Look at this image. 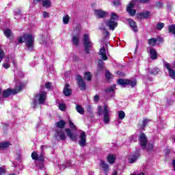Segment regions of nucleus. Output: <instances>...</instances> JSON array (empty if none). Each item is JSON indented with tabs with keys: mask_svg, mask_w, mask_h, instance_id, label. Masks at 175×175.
<instances>
[{
	"mask_svg": "<svg viewBox=\"0 0 175 175\" xmlns=\"http://www.w3.org/2000/svg\"><path fill=\"white\" fill-rule=\"evenodd\" d=\"M116 90V85L111 86L110 88H107L105 90V92L107 94H114V90Z\"/></svg>",
	"mask_w": 175,
	"mask_h": 175,
	"instance_id": "33",
	"label": "nucleus"
},
{
	"mask_svg": "<svg viewBox=\"0 0 175 175\" xmlns=\"http://www.w3.org/2000/svg\"><path fill=\"white\" fill-rule=\"evenodd\" d=\"M117 20H118V15L114 12H112L111 13L110 19L103 23V25L100 27V29L104 31L103 35H105V38L110 36V33L106 30V27H108L111 31H114V29H116V28H117L118 26Z\"/></svg>",
	"mask_w": 175,
	"mask_h": 175,
	"instance_id": "1",
	"label": "nucleus"
},
{
	"mask_svg": "<svg viewBox=\"0 0 175 175\" xmlns=\"http://www.w3.org/2000/svg\"><path fill=\"white\" fill-rule=\"evenodd\" d=\"M156 6L157 8H162V6H163V4H162L161 1H158L157 3H156Z\"/></svg>",
	"mask_w": 175,
	"mask_h": 175,
	"instance_id": "53",
	"label": "nucleus"
},
{
	"mask_svg": "<svg viewBox=\"0 0 175 175\" xmlns=\"http://www.w3.org/2000/svg\"><path fill=\"white\" fill-rule=\"evenodd\" d=\"M25 85L23 83H18L16 85L14 89L8 88L3 92V98H8L10 96V95H14L16 94H18L21 90L24 88Z\"/></svg>",
	"mask_w": 175,
	"mask_h": 175,
	"instance_id": "5",
	"label": "nucleus"
},
{
	"mask_svg": "<svg viewBox=\"0 0 175 175\" xmlns=\"http://www.w3.org/2000/svg\"><path fill=\"white\" fill-rule=\"evenodd\" d=\"M91 109H92L91 105H88V108H87V111L90 112V111H91Z\"/></svg>",
	"mask_w": 175,
	"mask_h": 175,
	"instance_id": "58",
	"label": "nucleus"
},
{
	"mask_svg": "<svg viewBox=\"0 0 175 175\" xmlns=\"http://www.w3.org/2000/svg\"><path fill=\"white\" fill-rule=\"evenodd\" d=\"M168 31L170 33L175 35V25H172L169 26Z\"/></svg>",
	"mask_w": 175,
	"mask_h": 175,
	"instance_id": "37",
	"label": "nucleus"
},
{
	"mask_svg": "<svg viewBox=\"0 0 175 175\" xmlns=\"http://www.w3.org/2000/svg\"><path fill=\"white\" fill-rule=\"evenodd\" d=\"M68 123L70 125V128L75 131L76 129V126L75 125V124H73V122H72V120H69Z\"/></svg>",
	"mask_w": 175,
	"mask_h": 175,
	"instance_id": "46",
	"label": "nucleus"
},
{
	"mask_svg": "<svg viewBox=\"0 0 175 175\" xmlns=\"http://www.w3.org/2000/svg\"><path fill=\"white\" fill-rule=\"evenodd\" d=\"M136 80L122 79H120L118 80V84L121 87H125L126 85H130L131 87H135L137 84Z\"/></svg>",
	"mask_w": 175,
	"mask_h": 175,
	"instance_id": "11",
	"label": "nucleus"
},
{
	"mask_svg": "<svg viewBox=\"0 0 175 175\" xmlns=\"http://www.w3.org/2000/svg\"><path fill=\"white\" fill-rule=\"evenodd\" d=\"M117 75H118L119 76H124V73L121 72H118Z\"/></svg>",
	"mask_w": 175,
	"mask_h": 175,
	"instance_id": "59",
	"label": "nucleus"
},
{
	"mask_svg": "<svg viewBox=\"0 0 175 175\" xmlns=\"http://www.w3.org/2000/svg\"><path fill=\"white\" fill-rule=\"evenodd\" d=\"M55 125L57 128H60L61 129H62V128H64L65 125H66V122H65L64 120H60L59 122H57L55 123Z\"/></svg>",
	"mask_w": 175,
	"mask_h": 175,
	"instance_id": "28",
	"label": "nucleus"
},
{
	"mask_svg": "<svg viewBox=\"0 0 175 175\" xmlns=\"http://www.w3.org/2000/svg\"><path fill=\"white\" fill-rule=\"evenodd\" d=\"M59 109L62 111H65V110L66 109V105H65L64 103H60L59 104Z\"/></svg>",
	"mask_w": 175,
	"mask_h": 175,
	"instance_id": "43",
	"label": "nucleus"
},
{
	"mask_svg": "<svg viewBox=\"0 0 175 175\" xmlns=\"http://www.w3.org/2000/svg\"><path fill=\"white\" fill-rule=\"evenodd\" d=\"M135 6H136V0H132V1L130 2L126 7L127 12L129 14H130V16H135V14H136Z\"/></svg>",
	"mask_w": 175,
	"mask_h": 175,
	"instance_id": "12",
	"label": "nucleus"
},
{
	"mask_svg": "<svg viewBox=\"0 0 175 175\" xmlns=\"http://www.w3.org/2000/svg\"><path fill=\"white\" fill-rule=\"evenodd\" d=\"M65 134L61 132H57L55 133V139L57 140H65Z\"/></svg>",
	"mask_w": 175,
	"mask_h": 175,
	"instance_id": "24",
	"label": "nucleus"
},
{
	"mask_svg": "<svg viewBox=\"0 0 175 175\" xmlns=\"http://www.w3.org/2000/svg\"><path fill=\"white\" fill-rule=\"evenodd\" d=\"M46 88H47V90H50V88H51V83L48 82L46 83L45 85Z\"/></svg>",
	"mask_w": 175,
	"mask_h": 175,
	"instance_id": "54",
	"label": "nucleus"
},
{
	"mask_svg": "<svg viewBox=\"0 0 175 175\" xmlns=\"http://www.w3.org/2000/svg\"><path fill=\"white\" fill-rule=\"evenodd\" d=\"M118 116L120 120H124L125 118V112H124V111H119Z\"/></svg>",
	"mask_w": 175,
	"mask_h": 175,
	"instance_id": "36",
	"label": "nucleus"
},
{
	"mask_svg": "<svg viewBox=\"0 0 175 175\" xmlns=\"http://www.w3.org/2000/svg\"><path fill=\"white\" fill-rule=\"evenodd\" d=\"M10 61H12L13 65H16V59H14V57L8 56V57H5V62L6 64H9V62H10Z\"/></svg>",
	"mask_w": 175,
	"mask_h": 175,
	"instance_id": "30",
	"label": "nucleus"
},
{
	"mask_svg": "<svg viewBox=\"0 0 175 175\" xmlns=\"http://www.w3.org/2000/svg\"><path fill=\"white\" fill-rule=\"evenodd\" d=\"M98 68L99 69H102V68H103V62L101 59H98Z\"/></svg>",
	"mask_w": 175,
	"mask_h": 175,
	"instance_id": "48",
	"label": "nucleus"
},
{
	"mask_svg": "<svg viewBox=\"0 0 175 175\" xmlns=\"http://www.w3.org/2000/svg\"><path fill=\"white\" fill-rule=\"evenodd\" d=\"M105 77L107 80H110V79H113V75L109 71H106Z\"/></svg>",
	"mask_w": 175,
	"mask_h": 175,
	"instance_id": "45",
	"label": "nucleus"
},
{
	"mask_svg": "<svg viewBox=\"0 0 175 175\" xmlns=\"http://www.w3.org/2000/svg\"><path fill=\"white\" fill-rule=\"evenodd\" d=\"M172 166L174 167V170L175 171V160H172Z\"/></svg>",
	"mask_w": 175,
	"mask_h": 175,
	"instance_id": "57",
	"label": "nucleus"
},
{
	"mask_svg": "<svg viewBox=\"0 0 175 175\" xmlns=\"http://www.w3.org/2000/svg\"><path fill=\"white\" fill-rule=\"evenodd\" d=\"M67 136L70 137L72 140L74 142H76L77 140V133L75 132H68L67 133Z\"/></svg>",
	"mask_w": 175,
	"mask_h": 175,
	"instance_id": "23",
	"label": "nucleus"
},
{
	"mask_svg": "<svg viewBox=\"0 0 175 175\" xmlns=\"http://www.w3.org/2000/svg\"><path fill=\"white\" fill-rule=\"evenodd\" d=\"M94 102H99V96L95 95L94 97Z\"/></svg>",
	"mask_w": 175,
	"mask_h": 175,
	"instance_id": "55",
	"label": "nucleus"
},
{
	"mask_svg": "<svg viewBox=\"0 0 175 175\" xmlns=\"http://www.w3.org/2000/svg\"><path fill=\"white\" fill-rule=\"evenodd\" d=\"M41 148V154L40 155L38 154V153L36 152H33L31 153V158L32 159H33L34 161H39V162H40L39 164L37 165L38 167H39L40 169H44V165L43 164V161H44V157L43 156V150H44V148H46L45 146H41L40 147Z\"/></svg>",
	"mask_w": 175,
	"mask_h": 175,
	"instance_id": "6",
	"label": "nucleus"
},
{
	"mask_svg": "<svg viewBox=\"0 0 175 175\" xmlns=\"http://www.w3.org/2000/svg\"><path fill=\"white\" fill-rule=\"evenodd\" d=\"M4 35L6 36V38H10L12 36V31L9 29H6L4 31Z\"/></svg>",
	"mask_w": 175,
	"mask_h": 175,
	"instance_id": "40",
	"label": "nucleus"
},
{
	"mask_svg": "<svg viewBox=\"0 0 175 175\" xmlns=\"http://www.w3.org/2000/svg\"><path fill=\"white\" fill-rule=\"evenodd\" d=\"M116 161V156L115 155H113V154H109L108 157H107V161L109 162V163H114Z\"/></svg>",
	"mask_w": 175,
	"mask_h": 175,
	"instance_id": "32",
	"label": "nucleus"
},
{
	"mask_svg": "<svg viewBox=\"0 0 175 175\" xmlns=\"http://www.w3.org/2000/svg\"><path fill=\"white\" fill-rule=\"evenodd\" d=\"M35 42V37L31 34H24L23 36L19 37V43H25L27 50L32 51L33 50V43Z\"/></svg>",
	"mask_w": 175,
	"mask_h": 175,
	"instance_id": "2",
	"label": "nucleus"
},
{
	"mask_svg": "<svg viewBox=\"0 0 175 175\" xmlns=\"http://www.w3.org/2000/svg\"><path fill=\"white\" fill-rule=\"evenodd\" d=\"M62 20H63V24L66 25V24H69V21L70 20V17L69 16V15H64L63 16Z\"/></svg>",
	"mask_w": 175,
	"mask_h": 175,
	"instance_id": "34",
	"label": "nucleus"
},
{
	"mask_svg": "<svg viewBox=\"0 0 175 175\" xmlns=\"http://www.w3.org/2000/svg\"><path fill=\"white\" fill-rule=\"evenodd\" d=\"M140 16H142L143 18H148V17H150V12H144L140 14Z\"/></svg>",
	"mask_w": 175,
	"mask_h": 175,
	"instance_id": "39",
	"label": "nucleus"
},
{
	"mask_svg": "<svg viewBox=\"0 0 175 175\" xmlns=\"http://www.w3.org/2000/svg\"><path fill=\"white\" fill-rule=\"evenodd\" d=\"M65 96H70L72 94V90L69 88V85L66 84L63 90Z\"/></svg>",
	"mask_w": 175,
	"mask_h": 175,
	"instance_id": "20",
	"label": "nucleus"
},
{
	"mask_svg": "<svg viewBox=\"0 0 175 175\" xmlns=\"http://www.w3.org/2000/svg\"><path fill=\"white\" fill-rule=\"evenodd\" d=\"M79 144L81 147H84L85 146V144L87 143V135H85V133L83 132L81 133L80 137H79Z\"/></svg>",
	"mask_w": 175,
	"mask_h": 175,
	"instance_id": "17",
	"label": "nucleus"
},
{
	"mask_svg": "<svg viewBox=\"0 0 175 175\" xmlns=\"http://www.w3.org/2000/svg\"><path fill=\"white\" fill-rule=\"evenodd\" d=\"M82 40L85 53L90 54V51L92 50V47L94 46V43H92V41L90 39V34H83Z\"/></svg>",
	"mask_w": 175,
	"mask_h": 175,
	"instance_id": "8",
	"label": "nucleus"
},
{
	"mask_svg": "<svg viewBox=\"0 0 175 175\" xmlns=\"http://www.w3.org/2000/svg\"><path fill=\"white\" fill-rule=\"evenodd\" d=\"M1 92H2V90L0 89V94H1Z\"/></svg>",
	"mask_w": 175,
	"mask_h": 175,
	"instance_id": "62",
	"label": "nucleus"
},
{
	"mask_svg": "<svg viewBox=\"0 0 175 175\" xmlns=\"http://www.w3.org/2000/svg\"><path fill=\"white\" fill-rule=\"evenodd\" d=\"M8 127H9V124H8V123L2 124V128H3V131H6V129H8Z\"/></svg>",
	"mask_w": 175,
	"mask_h": 175,
	"instance_id": "51",
	"label": "nucleus"
},
{
	"mask_svg": "<svg viewBox=\"0 0 175 175\" xmlns=\"http://www.w3.org/2000/svg\"><path fill=\"white\" fill-rule=\"evenodd\" d=\"M112 175H117V172H114Z\"/></svg>",
	"mask_w": 175,
	"mask_h": 175,
	"instance_id": "61",
	"label": "nucleus"
},
{
	"mask_svg": "<svg viewBox=\"0 0 175 175\" xmlns=\"http://www.w3.org/2000/svg\"><path fill=\"white\" fill-rule=\"evenodd\" d=\"M80 33H81V26L77 25L74 29V33L71 40L75 47H77L80 44Z\"/></svg>",
	"mask_w": 175,
	"mask_h": 175,
	"instance_id": "7",
	"label": "nucleus"
},
{
	"mask_svg": "<svg viewBox=\"0 0 175 175\" xmlns=\"http://www.w3.org/2000/svg\"><path fill=\"white\" fill-rule=\"evenodd\" d=\"M94 16H96L97 18H103V17L107 16V12L103 10H94Z\"/></svg>",
	"mask_w": 175,
	"mask_h": 175,
	"instance_id": "15",
	"label": "nucleus"
},
{
	"mask_svg": "<svg viewBox=\"0 0 175 175\" xmlns=\"http://www.w3.org/2000/svg\"><path fill=\"white\" fill-rule=\"evenodd\" d=\"M144 150H146L147 151H151L154 148V145L151 143L147 142L146 144H145V147H142Z\"/></svg>",
	"mask_w": 175,
	"mask_h": 175,
	"instance_id": "29",
	"label": "nucleus"
},
{
	"mask_svg": "<svg viewBox=\"0 0 175 175\" xmlns=\"http://www.w3.org/2000/svg\"><path fill=\"white\" fill-rule=\"evenodd\" d=\"M14 16H15V18L16 20H20V18H21L22 17V14H21V11H16L14 12Z\"/></svg>",
	"mask_w": 175,
	"mask_h": 175,
	"instance_id": "38",
	"label": "nucleus"
},
{
	"mask_svg": "<svg viewBox=\"0 0 175 175\" xmlns=\"http://www.w3.org/2000/svg\"><path fill=\"white\" fill-rule=\"evenodd\" d=\"M98 116H103L104 124H109L110 122V108L106 105L103 108L101 106L98 107Z\"/></svg>",
	"mask_w": 175,
	"mask_h": 175,
	"instance_id": "4",
	"label": "nucleus"
},
{
	"mask_svg": "<svg viewBox=\"0 0 175 175\" xmlns=\"http://www.w3.org/2000/svg\"><path fill=\"white\" fill-rule=\"evenodd\" d=\"M6 173V170L3 167H0V175H3Z\"/></svg>",
	"mask_w": 175,
	"mask_h": 175,
	"instance_id": "50",
	"label": "nucleus"
},
{
	"mask_svg": "<svg viewBox=\"0 0 175 175\" xmlns=\"http://www.w3.org/2000/svg\"><path fill=\"white\" fill-rule=\"evenodd\" d=\"M150 122H151L150 119L145 118L142 120V131H144V128H146L147 125L150 124Z\"/></svg>",
	"mask_w": 175,
	"mask_h": 175,
	"instance_id": "27",
	"label": "nucleus"
},
{
	"mask_svg": "<svg viewBox=\"0 0 175 175\" xmlns=\"http://www.w3.org/2000/svg\"><path fill=\"white\" fill-rule=\"evenodd\" d=\"M92 77V75L90 72H87L84 75V79H85V80H88V81H90Z\"/></svg>",
	"mask_w": 175,
	"mask_h": 175,
	"instance_id": "35",
	"label": "nucleus"
},
{
	"mask_svg": "<svg viewBox=\"0 0 175 175\" xmlns=\"http://www.w3.org/2000/svg\"><path fill=\"white\" fill-rule=\"evenodd\" d=\"M33 3H36V2H42V0H33Z\"/></svg>",
	"mask_w": 175,
	"mask_h": 175,
	"instance_id": "60",
	"label": "nucleus"
},
{
	"mask_svg": "<svg viewBox=\"0 0 175 175\" xmlns=\"http://www.w3.org/2000/svg\"><path fill=\"white\" fill-rule=\"evenodd\" d=\"M165 68L168 70L170 77L175 80V62H173L172 64L165 62L163 63Z\"/></svg>",
	"mask_w": 175,
	"mask_h": 175,
	"instance_id": "10",
	"label": "nucleus"
},
{
	"mask_svg": "<svg viewBox=\"0 0 175 175\" xmlns=\"http://www.w3.org/2000/svg\"><path fill=\"white\" fill-rule=\"evenodd\" d=\"M139 155H140V150H137L136 152L131 153L129 156V163H134V162H136L137 158H139Z\"/></svg>",
	"mask_w": 175,
	"mask_h": 175,
	"instance_id": "13",
	"label": "nucleus"
},
{
	"mask_svg": "<svg viewBox=\"0 0 175 175\" xmlns=\"http://www.w3.org/2000/svg\"><path fill=\"white\" fill-rule=\"evenodd\" d=\"M141 3H147L150 0H138Z\"/></svg>",
	"mask_w": 175,
	"mask_h": 175,
	"instance_id": "56",
	"label": "nucleus"
},
{
	"mask_svg": "<svg viewBox=\"0 0 175 175\" xmlns=\"http://www.w3.org/2000/svg\"><path fill=\"white\" fill-rule=\"evenodd\" d=\"M10 146V143L8 142H4L0 143V150H5V148H8Z\"/></svg>",
	"mask_w": 175,
	"mask_h": 175,
	"instance_id": "31",
	"label": "nucleus"
},
{
	"mask_svg": "<svg viewBox=\"0 0 175 175\" xmlns=\"http://www.w3.org/2000/svg\"><path fill=\"white\" fill-rule=\"evenodd\" d=\"M128 22L132 31H133L134 32H137V25H136V22H135L132 19H129Z\"/></svg>",
	"mask_w": 175,
	"mask_h": 175,
	"instance_id": "18",
	"label": "nucleus"
},
{
	"mask_svg": "<svg viewBox=\"0 0 175 175\" xmlns=\"http://www.w3.org/2000/svg\"><path fill=\"white\" fill-rule=\"evenodd\" d=\"M43 8H46L49 9V8H51V1L50 0H42Z\"/></svg>",
	"mask_w": 175,
	"mask_h": 175,
	"instance_id": "25",
	"label": "nucleus"
},
{
	"mask_svg": "<svg viewBox=\"0 0 175 175\" xmlns=\"http://www.w3.org/2000/svg\"><path fill=\"white\" fill-rule=\"evenodd\" d=\"M157 42H161V43H162V40L157 39V38H150V39L148 40V44L152 46H155V44H157Z\"/></svg>",
	"mask_w": 175,
	"mask_h": 175,
	"instance_id": "19",
	"label": "nucleus"
},
{
	"mask_svg": "<svg viewBox=\"0 0 175 175\" xmlns=\"http://www.w3.org/2000/svg\"><path fill=\"white\" fill-rule=\"evenodd\" d=\"M139 142L141 146V147H146V144L148 143V139H147V137L146 136V134L141 133L139 136Z\"/></svg>",
	"mask_w": 175,
	"mask_h": 175,
	"instance_id": "14",
	"label": "nucleus"
},
{
	"mask_svg": "<svg viewBox=\"0 0 175 175\" xmlns=\"http://www.w3.org/2000/svg\"><path fill=\"white\" fill-rule=\"evenodd\" d=\"M46 99H47V93L42 90L40 91L32 100L31 105L33 109H36L38 105H43L46 102Z\"/></svg>",
	"mask_w": 175,
	"mask_h": 175,
	"instance_id": "3",
	"label": "nucleus"
},
{
	"mask_svg": "<svg viewBox=\"0 0 175 175\" xmlns=\"http://www.w3.org/2000/svg\"><path fill=\"white\" fill-rule=\"evenodd\" d=\"M42 16H43L44 18H49V12L44 11V12L42 13Z\"/></svg>",
	"mask_w": 175,
	"mask_h": 175,
	"instance_id": "52",
	"label": "nucleus"
},
{
	"mask_svg": "<svg viewBox=\"0 0 175 175\" xmlns=\"http://www.w3.org/2000/svg\"><path fill=\"white\" fill-rule=\"evenodd\" d=\"M2 66L4 69H9V68H10V63H4Z\"/></svg>",
	"mask_w": 175,
	"mask_h": 175,
	"instance_id": "49",
	"label": "nucleus"
},
{
	"mask_svg": "<svg viewBox=\"0 0 175 175\" xmlns=\"http://www.w3.org/2000/svg\"><path fill=\"white\" fill-rule=\"evenodd\" d=\"M109 45V42H103L101 44V49L99 51V55H100L103 61H107V53L106 52L107 50V46Z\"/></svg>",
	"mask_w": 175,
	"mask_h": 175,
	"instance_id": "9",
	"label": "nucleus"
},
{
	"mask_svg": "<svg viewBox=\"0 0 175 175\" xmlns=\"http://www.w3.org/2000/svg\"><path fill=\"white\" fill-rule=\"evenodd\" d=\"M77 81L80 90H81V91H84L85 90V83L84 82L83 77L80 75H77Z\"/></svg>",
	"mask_w": 175,
	"mask_h": 175,
	"instance_id": "16",
	"label": "nucleus"
},
{
	"mask_svg": "<svg viewBox=\"0 0 175 175\" xmlns=\"http://www.w3.org/2000/svg\"><path fill=\"white\" fill-rule=\"evenodd\" d=\"M165 27V23H159L157 26L156 28L157 29H158L159 31H161V29H162V28H163Z\"/></svg>",
	"mask_w": 175,
	"mask_h": 175,
	"instance_id": "42",
	"label": "nucleus"
},
{
	"mask_svg": "<svg viewBox=\"0 0 175 175\" xmlns=\"http://www.w3.org/2000/svg\"><path fill=\"white\" fill-rule=\"evenodd\" d=\"M150 54V58L152 59H157L158 58V53H157V51L154 49H150L149 51Z\"/></svg>",
	"mask_w": 175,
	"mask_h": 175,
	"instance_id": "22",
	"label": "nucleus"
},
{
	"mask_svg": "<svg viewBox=\"0 0 175 175\" xmlns=\"http://www.w3.org/2000/svg\"><path fill=\"white\" fill-rule=\"evenodd\" d=\"M113 3L114 6H116V8H118V6H121V3L118 0H114Z\"/></svg>",
	"mask_w": 175,
	"mask_h": 175,
	"instance_id": "47",
	"label": "nucleus"
},
{
	"mask_svg": "<svg viewBox=\"0 0 175 175\" xmlns=\"http://www.w3.org/2000/svg\"><path fill=\"white\" fill-rule=\"evenodd\" d=\"M5 57V52L2 50V48H1L0 46V62H2V59H3V57Z\"/></svg>",
	"mask_w": 175,
	"mask_h": 175,
	"instance_id": "44",
	"label": "nucleus"
},
{
	"mask_svg": "<svg viewBox=\"0 0 175 175\" xmlns=\"http://www.w3.org/2000/svg\"><path fill=\"white\" fill-rule=\"evenodd\" d=\"M149 75H158L159 73V68H149L148 70Z\"/></svg>",
	"mask_w": 175,
	"mask_h": 175,
	"instance_id": "26",
	"label": "nucleus"
},
{
	"mask_svg": "<svg viewBox=\"0 0 175 175\" xmlns=\"http://www.w3.org/2000/svg\"><path fill=\"white\" fill-rule=\"evenodd\" d=\"M100 167H101V169H103V172L105 173H107V172L109 171V165H107V163H105V162L103 161H100Z\"/></svg>",
	"mask_w": 175,
	"mask_h": 175,
	"instance_id": "21",
	"label": "nucleus"
},
{
	"mask_svg": "<svg viewBox=\"0 0 175 175\" xmlns=\"http://www.w3.org/2000/svg\"><path fill=\"white\" fill-rule=\"evenodd\" d=\"M76 109H77V111H78L79 114H84V109H83L81 106L77 105Z\"/></svg>",
	"mask_w": 175,
	"mask_h": 175,
	"instance_id": "41",
	"label": "nucleus"
}]
</instances>
